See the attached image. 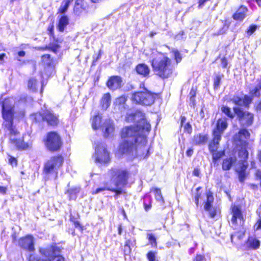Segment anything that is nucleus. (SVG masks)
I'll use <instances>...</instances> for the list:
<instances>
[{
  "label": "nucleus",
  "mask_w": 261,
  "mask_h": 261,
  "mask_svg": "<svg viewBox=\"0 0 261 261\" xmlns=\"http://www.w3.org/2000/svg\"><path fill=\"white\" fill-rule=\"evenodd\" d=\"M7 124L8 123H4L3 125L9 131L10 143L18 149H25L29 148V144L23 142L21 140L19 133L13 126L12 122H10V125Z\"/></svg>",
  "instance_id": "6"
},
{
  "label": "nucleus",
  "mask_w": 261,
  "mask_h": 261,
  "mask_svg": "<svg viewBox=\"0 0 261 261\" xmlns=\"http://www.w3.org/2000/svg\"><path fill=\"white\" fill-rule=\"evenodd\" d=\"M255 230L261 229V218H259L254 226Z\"/></svg>",
  "instance_id": "49"
},
{
  "label": "nucleus",
  "mask_w": 261,
  "mask_h": 261,
  "mask_svg": "<svg viewBox=\"0 0 261 261\" xmlns=\"http://www.w3.org/2000/svg\"><path fill=\"white\" fill-rule=\"evenodd\" d=\"M41 257L35 256L34 255H30L29 261H48L47 258H45L42 255Z\"/></svg>",
  "instance_id": "39"
},
{
  "label": "nucleus",
  "mask_w": 261,
  "mask_h": 261,
  "mask_svg": "<svg viewBox=\"0 0 261 261\" xmlns=\"http://www.w3.org/2000/svg\"><path fill=\"white\" fill-rule=\"evenodd\" d=\"M228 126L227 119L221 118L217 120L216 127L213 131V140L209 145V150L211 152L217 150L219 142L221 139V136Z\"/></svg>",
  "instance_id": "5"
},
{
  "label": "nucleus",
  "mask_w": 261,
  "mask_h": 261,
  "mask_svg": "<svg viewBox=\"0 0 261 261\" xmlns=\"http://www.w3.org/2000/svg\"><path fill=\"white\" fill-rule=\"evenodd\" d=\"M186 120V118L185 116H181L180 126H183L184 127V131L190 134L192 132V127L190 123L189 122L186 123L184 125Z\"/></svg>",
  "instance_id": "28"
},
{
  "label": "nucleus",
  "mask_w": 261,
  "mask_h": 261,
  "mask_svg": "<svg viewBox=\"0 0 261 261\" xmlns=\"http://www.w3.org/2000/svg\"><path fill=\"white\" fill-rule=\"evenodd\" d=\"M241 98L238 96H233L231 99V101L234 104L238 103L239 100Z\"/></svg>",
  "instance_id": "53"
},
{
  "label": "nucleus",
  "mask_w": 261,
  "mask_h": 261,
  "mask_svg": "<svg viewBox=\"0 0 261 261\" xmlns=\"http://www.w3.org/2000/svg\"><path fill=\"white\" fill-rule=\"evenodd\" d=\"M223 75H220L219 74H217L216 75V77L214 79V86L215 89L216 88L217 89L219 87L220 81H221V80L222 77H223Z\"/></svg>",
  "instance_id": "38"
},
{
  "label": "nucleus",
  "mask_w": 261,
  "mask_h": 261,
  "mask_svg": "<svg viewBox=\"0 0 261 261\" xmlns=\"http://www.w3.org/2000/svg\"><path fill=\"white\" fill-rule=\"evenodd\" d=\"M193 153L192 149H189L187 151L186 154L188 156H191Z\"/></svg>",
  "instance_id": "56"
},
{
  "label": "nucleus",
  "mask_w": 261,
  "mask_h": 261,
  "mask_svg": "<svg viewBox=\"0 0 261 261\" xmlns=\"http://www.w3.org/2000/svg\"><path fill=\"white\" fill-rule=\"evenodd\" d=\"M40 252L48 261H65V258L60 255L61 250L56 246H51L48 248H41Z\"/></svg>",
  "instance_id": "9"
},
{
  "label": "nucleus",
  "mask_w": 261,
  "mask_h": 261,
  "mask_svg": "<svg viewBox=\"0 0 261 261\" xmlns=\"http://www.w3.org/2000/svg\"><path fill=\"white\" fill-rule=\"evenodd\" d=\"M101 117L98 114L94 115L92 116L91 119V121L92 127L93 129L96 130L101 127Z\"/></svg>",
  "instance_id": "24"
},
{
  "label": "nucleus",
  "mask_w": 261,
  "mask_h": 261,
  "mask_svg": "<svg viewBox=\"0 0 261 261\" xmlns=\"http://www.w3.org/2000/svg\"><path fill=\"white\" fill-rule=\"evenodd\" d=\"M68 24V18L66 16H62L59 19L58 28L60 32H63L66 25Z\"/></svg>",
  "instance_id": "26"
},
{
  "label": "nucleus",
  "mask_w": 261,
  "mask_h": 261,
  "mask_svg": "<svg viewBox=\"0 0 261 261\" xmlns=\"http://www.w3.org/2000/svg\"><path fill=\"white\" fill-rule=\"evenodd\" d=\"M44 112L43 113H37L31 115V118L35 122L42 121L44 120Z\"/></svg>",
  "instance_id": "31"
},
{
  "label": "nucleus",
  "mask_w": 261,
  "mask_h": 261,
  "mask_svg": "<svg viewBox=\"0 0 261 261\" xmlns=\"http://www.w3.org/2000/svg\"><path fill=\"white\" fill-rule=\"evenodd\" d=\"M221 66L223 68H226L227 66V61L225 58L221 59Z\"/></svg>",
  "instance_id": "50"
},
{
  "label": "nucleus",
  "mask_w": 261,
  "mask_h": 261,
  "mask_svg": "<svg viewBox=\"0 0 261 261\" xmlns=\"http://www.w3.org/2000/svg\"><path fill=\"white\" fill-rule=\"evenodd\" d=\"M250 134L247 129H241L234 137V140L238 146H241V149L239 151V156L241 158L239 167H236L237 172H242L247 168L246 160L248 158V153L246 150L248 143L246 140L249 138Z\"/></svg>",
  "instance_id": "3"
},
{
  "label": "nucleus",
  "mask_w": 261,
  "mask_h": 261,
  "mask_svg": "<svg viewBox=\"0 0 261 261\" xmlns=\"http://www.w3.org/2000/svg\"><path fill=\"white\" fill-rule=\"evenodd\" d=\"M102 127V130L104 131L105 137H108L114 130L113 121L110 119L106 120Z\"/></svg>",
  "instance_id": "18"
},
{
  "label": "nucleus",
  "mask_w": 261,
  "mask_h": 261,
  "mask_svg": "<svg viewBox=\"0 0 261 261\" xmlns=\"http://www.w3.org/2000/svg\"><path fill=\"white\" fill-rule=\"evenodd\" d=\"M201 189L200 188H197V193L195 195V201L197 206L198 205L199 199L200 197V193H198V191Z\"/></svg>",
  "instance_id": "46"
},
{
  "label": "nucleus",
  "mask_w": 261,
  "mask_h": 261,
  "mask_svg": "<svg viewBox=\"0 0 261 261\" xmlns=\"http://www.w3.org/2000/svg\"><path fill=\"white\" fill-rule=\"evenodd\" d=\"M126 245H128V246L134 247L136 245V241L135 239H129L127 240L125 242Z\"/></svg>",
  "instance_id": "47"
},
{
  "label": "nucleus",
  "mask_w": 261,
  "mask_h": 261,
  "mask_svg": "<svg viewBox=\"0 0 261 261\" xmlns=\"http://www.w3.org/2000/svg\"><path fill=\"white\" fill-rule=\"evenodd\" d=\"M190 101L193 103V105H194L195 102V97H193V95L190 96Z\"/></svg>",
  "instance_id": "64"
},
{
  "label": "nucleus",
  "mask_w": 261,
  "mask_h": 261,
  "mask_svg": "<svg viewBox=\"0 0 261 261\" xmlns=\"http://www.w3.org/2000/svg\"><path fill=\"white\" fill-rule=\"evenodd\" d=\"M236 159L233 157H229L223 160L222 163V169L223 170H229L232 165L236 162Z\"/></svg>",
  "instance_id": "23"
},
{
  "label": "nucleus",
  "mask_w": 261,
  "mask_h": 261,
  "mask_svg": "<svg viewBox=\"0 0 261 261\" xmlns=\"http://www.w3.org/2000/svg\"><path fill=\"white\" fill-rule=\"evenodd\" d=\"M231 214L232 215L231 223L233 225L237 224V220L240 221V224L243 225V215L240 208L238 206L233 205L231 207Z\"/></svg>",
  "instance_id": "15"
},
{
  "label": "nucleus",
  "mask_w": 261,
  "mask_h": 261,
  "mask_svg": "<svg viewBox=\"0 0 261 261\" xmlns=\"http://www.w3.org/2000/svg\"><path fill=\"white\" fill-rule=\"evenodd\" d=\"M247 8L244 6H241L240 8L233 14V18L236 20L242 21L246 17Z\"/></svg>",
  "instance_id": "20"
},
{
  "label": "nucleus",
  "mask_w": 261,
  "mask_h": 261,
  "mask_svg": "<svg viewBox=\"0 0 261 261\" xmlns=\"http://www.w3.org/2000/svg\"><path fill=\"white\" fill-rule=\"evenodd\" d=\"M256 176L261 179V171L257 170L256 172Z\"/></svg>",
  "instance_id": "58"
},
{
  "label": "nucleus",
  "mask_w": 261,
  "mask_h": 261,
  "mask_svg": "<svg viewBox=\"0 0 261 261\" xmlns=\"http://www.w3.org/2000/svg\"><path fill=\"white\" fill-rule=\"evenodd\" d=\"M212 156H213V161L214 163H216L217 161L219 160L221 158H222L224 152V151H215L212 152Z\"/></svg>",
  "instance_id": "35"
},
{
  "label": "nucleus",
  "mask_w": 261,
  "mask_h": 261,
  "mask_svg": "<svg viewBox=\"0 0 261 261\" xmlns=\"http://www.w3.org/2000/svg\"><path fill=\"white\" fill-rule=\"evenodd\" d=\"M257 26L255 25H251L249 29L248 30L247 33L248 35H251L252 34H253L255 31L256 30Z\"/></svg>",
  "instance_id": "44"
},
{
  "label": "nucleus",
  "mask_w": 261,
  "mask_h": 261,
  "mask_svg": "<svg viewBox=\"0 0 261 261\" xmlns=\"http://www.w3.org/2000/svg\"><path fill=\"white\" fill-rule=\"evenodd\" d=\"M144 206H145V210H146V211H148L151 208L150 205L145 204Z\"/></svg>",
  "instance_id": "63"
},
{
  "label": "nucleus",
  "mask_w": 261,
  "mask_h": 261,
  "mask_svg": "<svg viewBox=\"0 0 261 261\" xmlns=\"http://www.w3.org/2000/svg\"><path fill=\"white\" fill-rule=\"evenodd\" d=\"M62 144L61 139L58 134L54 132L48 133L45 145L49 150L57 151L61 148Z\"/></svg>",
  "instance_id": "10"
},
{
  "label": "nucleus",
  "mask_w": 261,
  "mask_h": 261,
  "mask_svg": "<svg viewBox=\"0 0 261 261\" xmlns=\"http://www.w3.org/2000/svg\"><path fill=\"white\" fill-rule=\"evenodd\" d=\"M132 248L128 245L125 244L124 246V253L126 255H129L131 252Z\"/></svg>",
  "instance_id": "45"
},
{
  "label": "nucleus",
  "mask_w": 261,
  "mask_h": 261,
  "mask_svg": "<svg viewBox=\"0 0 261 261\" xmlns=\"http://www.w3.org/2000/svg\"><path fill=\"white\" fill-rule=\"evenodd\" d=\"M221 110L223 113H224L229 118H233L234 117V115L231 112V110L229 107L223 106L221 108Z\"/></svg>",
  "instance_id": "33"
},
{
  "label": "nucleus",
  "mask_w": 261,
  "mask_h": 261,
  "mask_svg": "<svg viewBox=\"0 0 261 261\" xmlns=\"http://www.w3.org/2000/svg\"><path fill=\"white\" fill-rule=\"evenodd\" d=\"M111 95L109 93L105 94L101 99V103L103 109L106 110L110 105Z\"/></svg>",
  "instance_id": "27"
},
{
  "label": "nucleus",
  "mask_w": 261,
  "mask_h": 261,
  "mask_svg": "<svg viewBox=\"0 0 261 261\" xmlns=\"http://www.w3.org/2000/svg\"><path fill=\"white\" fill-rule=\"evenodd\" d=\"M73 0H64L60 6V8L59 9V12L61 13H64L67 11L69 7V4Z\"/></svg>",
  "instance_id": "32"
},
{
  "label": "nucleus",
  "mask_w": 261,
  "mask_h": 261,
  "mask_svg": "<svg viewBox=\"0 0 261 261\" xmlns=\"http://www.w3.org/2000/svg\"><path fill=\"white\" fill-rule=\"evenodd\" d=\"M80 191L79 187H73L68 189L65 194L68 195L69 200H75L77 197V194L79 193Z\"/></svg>",
  "instance_id": "25"
},
{
  "label": "nucleus",
  "mask_w": 261,
  "mask_h": 261,
  "mask_svg": "<svg viewBox=\"0 0 261 261\" xmlns=\"http://www.w3.org/2000/svg\"><path fill=\"white\" fill-rule=\"evenodd\" d=\"M18 55L20 57H23L25 55V52L24 51H20L18 52Z\"/></svg>",
  "instance_id": "62"
},
{
  "label": "nucleus",
  "mask_w": 261,
  "mask_h": 261,
  "mask_svg": "<svg viewBox=\"0 0 261 261\" xmlns=\"http://www.w3.org/2000/svg\"><path fill=\"white\" fill-rule=\"evenodd\" d=\"M126 121L128 122L134 121L137 123L136 126H126L121 133L124 140L120 144L119 152L131 156L143 154V150L149 152L145 148L147 143L146 133L150 129V125L147 122L145 115L140 111L135 113H127Z\"/></svg>",
  "instance_id": "1"
},
{
  "label": "nucleus",
  "mask_w": 261,
  "mask_h": 261,
  "mask_svg": "<svg viewBox=\"0 0 261 261\" xmlns=\"http://www.w3.org/2000/svg\"><path fill=\"white\" fill-rule=\"evenodd\" d=\"M19 245L22 248L30 251L34 250V240L31 236H27L19 240Z\"/></svg>",
  "instance_id": "14"
},
{
  "label": "nucleus",
  "mask_w": 261,
  "mask_h": 261,
  "mask_svg": "<svg viewBox=\"0 0 261 261\" xmlns=\"http://www.w3.org/2000/svg\"><path fill=\"white\" fill-rule=\"evenodd\" d=\"M42 60L44 64L50 66L51 63V60L49 55H44L42 56Z\"/></svg>",
  "instance_id": "40"
},
{
  "label": "nucleus",
  "mask_w": 261,
  "mask_h": 261,
  "mask_svg": "<svg viewBox=\"0 0 261 261\" xmlns=\"http://www.w3.org/2000/svg\"><path fill=\"white\" fill-rule=\"evenodd\" d=\"M236 105H239V106H243V99L240 98V100L238 101V103H237Z\"/></svg>",
  "instance_id": "59"
},
{
  "label": "nucleus",
  "mask_w": 261,
  "mask_h": 261,
  "mask_svg": "<svg viewBox=\"0 0 261 261\" xmlns=\"http://www.w3.org/2000/svg\"><path fill=\"white\" fill-rule=\"evenodd\" d=\"M51 49L55 53H56L59 48L58 45H53L50 47Z\"/></svg>",
  "instance_id": "55"
},
{
  "label": "nucleus",
  "mask_w": 261,
  "mask_h": 261,
  "mask_svg": "<svg viewBox=\"0 0 261 261\" xmlns=\"http://www.w3.org/2000/svg\"><path fill=\"white\" fill-rule=\"evenodd\" d=\"M126 101V98L125 96H120L119 98L116 99L115 101V104L116 106H118V109H120V107H122L123 108H125L124 105Z\"/></svg>",
  "instance_id": "30"
},
{
  "label": "nucleus",
  "mask_w": 261,
  "mask_h": 261,
  "mask_svg": "<svg viewBox=\"0 0 261 261\" xmlns=\"http://www.w3.org/2000/svg\"><path fill=\"white\" fill-rule=\"evenodd\" d=\"M213 201L214 197L212 193H208L207 194V200L204 204V208L205 211L209 213L210 216L211 218H214L216 215V211L215 208L212 206Z\"/></svg>",
  "instance_id": "13"
},
{
  "label": "nucleus",
  "mask_w": 261,
  "mask_h": 261,
  "mask_svg": "<svg viewBox=\"0 0 261 261\" xmlns=\"http://www.w3.org/2000/svg\"><path fill=\"white\" fill-rule=\"evenodd\" d=\"M106 190H108V191H113L114 190L113 189L111 188V187H101V188H97L96 189H95V190H93L92 191V194L93 195L94 194H98L100 192H103Z\"/></svg>",
  "instance_id": "36"
},
{
  "label": "nucleus",
  "mask_w": 261,
  "mask_h": 261,
  "mask_svg": "<svg viewBox=\"0 0 261 261\" xmlns=\"http://www.w3.org/2000/svg\"><path fill=\"white\" fill-rule=\"evenodd\" d=\"M73 224L75 226V227H80V222H78L77 221H73Z\"/></svg>",
  "instance_id": "60"
},
{
  "label": "nucleus",
  "mask_w": 261,
  "mask_h": 261,
  "mask_svg": "<svg viewBox=\"0 0 261 261\" xmlns=\"http://www.w3.org/2000/svg\"><path fill=\"white\" fill-rule=\"evenodd\" d=\"M44 121H46L48 124L50 125H56L58 124L59 120L58 117L54 115L49 110L44 111Z\"/></svg>",
  "instance_id": "17"
},
{
  "label": "nucleus",
  "mask_w": 261,
  "mask_h": 261,
  "mask_svg": "<svg viewBox=\"0 0 261 261\" xmlns=\"http://www.w3.org/2000/svg\"><path fill=\"white\" fill-rule=\"evenodd\" d=\"M9 163L12 166H16L17 164L16 159L12 156H10V158L9 159Z\"/></svg>",
  "instance_id": "48"
},
{
  "label": "nucleus",
  "mask_w": 261,
  "mask_h": 261,
  "mask_svg": "<svg viewBox=\"0 0 261 261\" xmlns=\"http://www.w3.org/2000/svg\"><path fill=\"white\" fill-rule=\"evenodd\" d=\"M147 238L149 241V244L151 245L153 247H157V243L155 236L152 233H148Z\"/></svg>",
  "instance_id": "34"
},
{
  "label": "nucleus",
  "mask_w": 261,
  "mask_h": 261,
  "mask_svg": "<svg viewBox=\"0 0 261 261\" xmlns=\"http://www.w3.org/2000/svg\"><path fill=\"white\" fill-rule=\"evenodd\" d=\"M190 95L191 96H192L193 95V97H195V95H196V92L194 90L193 88L192 89V90H191V92H190Z\"/></svg>",
  "instance_id": "61"
},
{
  "label": "nucleus",
  "mask_w": 261,
  "mask_h": 261,
  "mask_svg": "<svg viewBox=\"0 0 261 261\" xmlns=\"http://www.w3.org/2000/svg\"><path fill=\"white\" fill-rule=\"evenodd\" d=\"M7 190V187L0 186V193L1 194H6Z\"/></svg>",
  "instance_id": "54"
},
{
  "label": "nucleus",
  "mask_w": 261,
  "mask_h": 261,
  "mask_svg": "<svg viewBox=\"0 0 261 261\" xmlns=\"http://www.w3.org/2000/svg\"><path fill=\"white\" fill-rule=\"evenodd\" d=\"M204 257L201 255H197L194 261H203L204 260Z\"/></svg>",
  "instance_id": "51"
},
{
  "label": "nucleus",
  "mask_w": 261,
  "mask_h": 261,
  "mask_svg": "<svg viewBox=\"0 0 261 261\" xmlns=\"http://www.w3.org/2000/svg\"><path fill=\"white\" fill-rule=\"evenodd\" d=\"M252 100V98L251 97L248 95H245L243 98V106L247 107L251 102Z\"/></svg>",
  "instance_id": "42"
},
{
  "label": "nucleus",
  "mask_w": 261,
  "mask_h": 261,
  "mask_svg": "<svg viewBox=\"0 0 261 261\" xmlns=\"http://www.w3.org/2000/svg\"><path fill=\"white\" fill-rule=\"evenodd\" d=\"M110 174L111 176V181L115 186L114 188H112L114 190L112 191L115 192L116 194L114 197L117 199L118 196L122 193V187L126 183L127 172L126 170L113 169L110 171Z\"/></svg>",
  "instance_id": "4"
},
{
  "label": "nucleus",
  "mask_w": 261,
  "mask_h": 261,
  "mask_svg": "<svg viewBox=\"0 0 261 261\" xmlns=\"http://www.w3.org/2000/svg\"><path fill=\"white\" fill-rule=\"evenodd\" d=\"M154 194H155V197L156 200L159 201L161 202L162 203H164V199L162 195L161 191L160 189H154Z\"/></svg>",
  "instance_id": "37"
},
{
  "label": "nucleus",
  "mask_w": 261,
  "mask_h": 261,
  "mask_svg": "<svg viewBox=\"0 0 261 261\" xmlns=\"http://www.w3.org/2000/svg\"><path fill=\"white\" fill-rule=\"evenodd\" d=\"M172 53L174 55L175 60H176V62L177 63L180 62L181 60V56L179 52L176 49H174L172 51Z\"/></svg>",
  "instance_id": "41"
},
{
  "label": "nucleus",
  "mask_w": 261,
  "mask_h": 261,
  "mask_svg": "<svg viewBox=\"0 0 261 261\" xmlns=\"http://www.w3.org/2000/svg\"><path fill=\"white\" fill-rule=\"evenodd\" d=\"M122 80L119 76L111 77L107 83L108 87L113 90L120 88L121 86Z\"/></svg>",
  "instance_id": "16"
},
{
  "label": "nucleus",
  "mask_w": 261,
  "mask_h": 261,
  "mask_svg": "<svg viewBox=\"0 0 261 261\" xmlns=\"http://www.w3.org/2000/svg\"><path fill=\"white\" fill-rule=\"evenodd\" d=\"M247 245L250 248L257 249L260 246V241L255 238L250 237L247 242Z\"/></svg>",
  "instance_id": "22"
},
{
  "label": "nucleus",
  "mask_w": 261,
  "mask_h": 261,
  "mask_svg": "<svg viewBox=\"0 0 261 261\" xmlns=\"http://www.w3.org/2000/svg\"><path fill=\"white\" fill-rule=\"evenodd\" d=\"M63 158L60 155L53 156L44 164L43 173L48 174L55 172L62 165Z\"/></svg>",
  "instance_id": "11"
},
{
  "label": "nucleus",
  "mask_w": 261,
  "mask_h": 261,
  "mask_svg": "<svg viewBox=\"0 0 261 261\" xmlns=\"http://www.w3.org/2000/svg\"><path fill=\"white\" fill-rule=\"evenodd\" d=\"M92 158L96 163L106 164L110 161L109 152L104 143H100L96 145Z\"/></svg>",
  "instance_id": "7"
},
{
  "label": "nucleus",
  "mask_w": 261,
  "mask_h": 261,
  "mask_svg": "<svg viewBox=\"0 0 261 261\" xmlns=\"http://www.w3.org/2000/svg\"><path fill=\"white\" fill-rule=\"evenodd\" d=\"M155 96L148 92H137L133 94L132 100L134 102L142 105L149 106L154 102Z\"/></svg>",
  "instance_id": "8"
},
{
  "label": "nucleus",
  "mask_w": 261,
  "mask_h": 261,
  "mask_svg": "<svg viewBox=\"0 0 261 261\" xmlns=\"http://www.w3.org/2000/svg\"><path fill=\"white\" fill-rule=\"evenodd\" d=\"M137 72L144 77L149 75L150 69L148 66L144 63L138 64L136 67Z\"/></svg>",
  "instance_id": "19"
},
{
  "label": "nucleus",
  "mask_w": 261,
  "mask_h": 261,
  "mask_svg": "<svg viewBox=\"0 0 261 261\" xmlns=\"http://www.w3.org/2000/svg\"><path fill=\"white\" fill-rule=\"evenodd\" d=\"M193 174L196 176L199 177L200 175V171L199 169L195 168L193 171Z\"/></svg>",
  "instance_id": "52"
},
{
  "label": "nucleus",
  "mask_w": 261,
  "mask_h": 261,
  "mask_svg": "<svg viewBox=\"0 0 261 261\" xmlns=\"http://www.w3.org/2000/svg\"><path fill=\"white\" fill-rule=\"evenodd\" d=\"M207 141V137L204 135L199 134L194 136L193 143L195 145H202L205 144Z\"/></svg>",
  "instance_id": "21"
},
{
  "label": "nucleus",
  "mask_w": 261,
  "mask_h": 261,
  "mask_svg": "<svg viewBox=\"0 0 261 261\" xmlns=\"http://www.w3.org/2000/svg\"><path fill=\"white\" fill-rule=\"evenodd\" d=\"M155 252L153 251H149L147 254V257L149 261L155 260Z\"/></svg>",
  "instance_id": "43"
},
{
  "label": "nucleus",
  "mask_w": 261,
  "mask_h": 261,
  "mask_svg": "<svg viewBox=\"0 0 261 261\" xmlns=\"http://www.w3.org/2000/svg\"><path fill=\"white\" fill-rule=\"evenodd\" d=\"M233 111L242 124L248 126L252 124L253 120V116L252 114L247 112H243L239 107H234Z\"/></svg>",
  "instance_id": "12"
},
{
  "label": "nucleus",
  "mask_w": 261,
  "mask_h": 261,
  "mask_svg": "<svg viewBox=\"0 0 261 261\" xmlns=\"http://www.w3.org/2000/svg\"><path fill=\"white\" fill-rule=\"evenodd\" d=\"M150 62L154 72L161 78L167 79L172 74L174 67L172 61L164 54L154 55Z\"/></svg>",
  "instance_id": "2"
},
{
  "label": "nucleus",
  "mask_w": 261,
  "mask_h": 261,
  "mask_svg": "<svg viewBox=\"0 0 261 261\" xmlns=\"http://www.w3.org/2000/svg\"><path fill=\"white\" fill-rule=\"evenodd\" d=\"M28 87L30 90L35 91L38 87V82L36 79L33 77L31 78L28 81Z\"/></svg>",
  "instance_id": "29"
},
{
  "label": "nucleus",
  "mask_w": 261,
  "mask_h": 261,
  "mask_svg": "<svg viewBox=\"0 0 261 261\" xmlns=\"http://www.w3.org/2000/svg\"><path fill=\"white\" fill-rule=\"evenodd\" d=\"M245 170H244L243 171H242V172H238L239 173H240V175H239V177H240V180L241 181H243V175L244 174V172Z\"/></svg>",
  "instance_id": "57"
}]
</instances>
